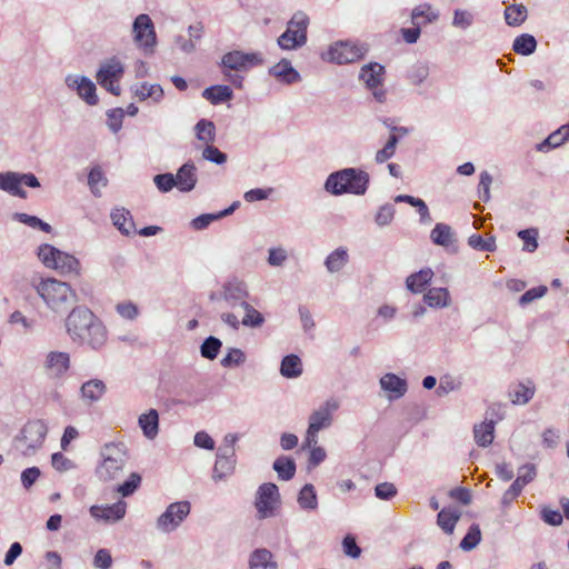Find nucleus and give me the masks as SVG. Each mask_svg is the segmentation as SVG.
I'll return each instance as SVG.
<instances>
[{
	"mask_svg": "<svg viewBox=\"0 0 569 569\" xmlns=\"http://www.w3.org/2000/svg\"><path fill=\"white\" fill-rule=\"evenodd\" d=\"M399 142V138L396 134H391L385 144V147L376 152L375 160L377 163H383L391 159L396 153V148Z\"/></svg>",
	"mask_w": 569,
	"mask_h": 569,
	"instance_id": "obj_50",
	"label": "nucleus"
},
{
	"mask_svg": "<svg viewBox=\"0 0 569 569\" xmlns=\"http://www.w3.org/2000/svg\"><path fill=\"white\" fill-rule=\"evenodd\" d=\"M269 74L277 78L286 84H291L300 80L299 72L291 66L287 59H281L277 64L269 69Z\"/></svg>",
	"mask_w": 569,
	"mask_h": 569,
	"instance_id": "obj_21",
	"label": "nucleus"
},
{
	"mask_svg": "<svg viewBox=\"0 0 569 569\" xmlns=\"http://www.w3.org/2000/svg\"><path fill=\"white\" fill-rule=\"evenodd\" d=\"M244 311V317L241 320V325L248 328H260L266 319L263 315L253 308L249 302L241 307Z\"/></svg>",
	"mask_w": 569,
	"mask_h": 569,
	"instance_id": "obj_46",
	"label": "nucleus"
},
{
	"mask_svg": "<svg viewBox=\"0 0 569 569\" xmlns=\"http://www.w3.org/2000/svg\"><path fill=\"white\" fill-rule=\"evenodd\" d=\"M38 258L50 269L60 274H78L79 260L68 251H38Z\"/></svg>",
	"mask_w": 569,
	"mask_h": 569,
	"instance_id": "obj_8",
	"label": "nucleus"
},
{
	"mask_svg": "<svg viewBox=\"0 0 569 569\" xmlns=\"http://www.w3.org/2000/svg\"><path fill=\"white\" fill-rule=\"evenodd\" d=\"M153 183L161 193L170 192L174 187L177 188V179L171 172L156 174Z\"/></svg>",
	"mask_w": 569,
	"mask_h": 569,
	"instance_id": "obj_54",
	"label": "nucleus"
},
{
	"mask_svg": "<svg viewBox=\"0 0 569 569\" xmlns=\"http://www.w3.org/2000/svg\"><path fill=\"white\" fill-rule=\"evenodd\" d=\"M273 470L277 472L278 478L283 481L291 480L297 470L296 461L288 456L278 457L272 463Z\"/></svg>",
	"mask_w": 569,
	"mask_h": 569,
	"instance_id": "obj_32",
	"label": "nucleus"
},
{
	"mask_svg": "<svg viewBox=\"0 0 569 569\" xmlns=\"http://www.w3.org/2000/svg\"><path fill=\"white\" fill-rule=\"evenodd\" d=\"M236 468L234 450L226 449V452L218 451L213 466L212 479L220 481L231 476Z\"/></svg>",
	"mask_w": 569,
	"mask_h": 569,
	"instance_id": "obj_17",
	"label": "nucleus"
},
{
	"mask_svg": "<svg viewBox=\"0 0 569 569\" xmlns=\"http://www.w3.org/2000/svg\"><path fill=\"white\" fill-rule=\"evenodd\" d=\"M473 438L479 447H488L495 438V421H483L473 427Z\"/></svg>",
	"mask_w": 569,
	"mask_h": 569,
	"instance_id": "obj_29",
	"label": "nucleus"
},
{
	"mask_svg": "<svg viewBox=\"0 0 569 569\" xmlns=\"http://www.w3.org/2000/svg\"><path fill=\"white\" fill-rule=\"evenodd\" d=\"M385 67L378 62L363 64L359 72V80L372 91L376 101L383 103L387 92L381 88L385 80Z\"/></svg>",
	"mask_w": 569,
	"mask_h": 569,
	"instance_id": "obj_9",
	"label": "nucleus"
},
{
	"mask_svg": "<svg viewBox=\"0 0 569 569\" xmlns=\"http://www.w3.org/2000/svg\"><path fill=\"white\" fill-rule=\"evenodd\" d=\"M249 569H278L273 555L266 548L253 550L249 557Z\"/></svg>",
	"mask_w": 569,
	"mask_h": 569,
	"instance_id": "obj_25",
	"label": "nucleus"
},
{
	"mask_svg": "<svg viewBox=\"0 0 569 569\" xmlns=\"http://www.w3.org/2000/svg\"><path fill=\"white\" fill-rule=\"evenodd\" d=\"M535 395V388L526 386L523 383L517 385L511 396L512 403L516 405H526L528 403Z\"/></svg>",
	"mask_w": 569,
	"mask_h": 569,
	"instance_id": "obj_52",
	"label": "nucleus"
},
{
	"mask_svg": "<svg viewBox=\"0 0 569 569\" xmlns=\"http://www.w3.org/2000/svg\"><path fill=\"white\" fill-rule=\"evenodd\" d=\"M370 182L369 173L357 168H346L328 176L325 182L327 192L333 196L352 193L362 196Z\"/></svg>",
	"mask_w": 569,
	"mask_h": 569,
	"instance_id": "obj_2",
	"label": "nucleus"
},
{
	"mask_svg": "<svg viewBox=\"0 0 569 569\" xmlns=\"http://www.w3.org/2000/svg\"><path fill=\"white\" fill-rule=\"evenodd\" d=\"M124 68L122 63L112 58L100 66V69L97 72V80H102L106 82V79H116L120 80L123 76Z\"/></svg>",
	"mask_w": 569,
	"mask_h": 569,
	"instance_id": "obj_30",
	"label": "nucleus"
},
{
	"mask_svg": "<svg viewBox=\"0 0 569 569\" xmlns=\"http://www.w3.org/2000/svg\"><path fill=\"white\" fill-rule=\"evenodd\" d=\"M473 23V14L467 10L456 9L453 12L452 26L459 29H467Z\"/></svg>",
	"mask_w": 569,
	"mask_h": 569,
	"instance_id": "obj_61",
	"label": "nucleus"
},
{
	"mask_svg": "<svg viewBox=\"0 0 569 569\" xmlns=\"http://www.w3.org/2000/svg\"><path fill=\"white\" fill-rule=\"evenodd\" d=\"M339 408V403L333 400H327L323 406L313 411L309 417V426L312 431H320L331 425L332 412Z\"/></svg>",
	"mask_w": 569,
	"mask_h": 569,
	"instance_id": "obj_16",
	"label": "nucleus"
},
{
	"mask_svg": "<svg viewBox=\"0 0 569 569\" xmlns=\"http://www.w3.org/2000/svg\"><path fill=\"white\" fill-rule=\"evenodd\" d=\"M429 76V66L426 62L415 63L408 72L410 82L415 86L421 84Z\"/></svg>",
	"mask_w": 569,
	"mask_h": 569,
	"instance_id": "obj_56",
	"label": "nucleus"
},
{
	"mask_svg": "<svg viewBox=\"0 0 569 569\" xmlns=\"http://www.w3.org/2000/svg\"><path fill=\"white\" fill-rule=\"evenodd\" d=\"M348 262V251H331L325 264L330 272L339 271Z\"/></svg>",
	"mask_w": 569,
	"mask_h": 569,
	"instance_id": "obj_55",
	"label": "nucleus"
},
{
	"mask_svg": "<svg viewBox=\"0 0 569 569\" xmlns=\"http://www.w3.org/2000/svg\"><path fill=\"white\" fill-rule=\"evenodd\" d=\"M34 288L47 306L54 312H66L76 299V295L70 286L56 279L41 280Z\"/></svg>",
	"mask_w": 569,
	"mask_h": 569,
	"instance_id": "obj_3",
	"label": "nucleus"
},
{
	"mask_svg": "<svg viewBox=\"0 0 569 569\" xmlns=\"http://www.w3.org/2000/svg\"><path fill=\"white\" fill-rule=\"evenodd\" d=\"M425 18L426 23L433 22L438 19V13L431 10V6L423 3L413 8L411 12V20L413 24H419V19Z\"/></svg>",
	"mask_w": 569,
	"mask_h": 569,
	"instance_id": "obj_53",
	"label": "nucleus"
},
{
	"mask_svg": "<svg viewBox=\"0 0 569 569\" xmlns=\"http://www.w3.org/2000/svg\"><path fill=\"white\" fill-rule=\"evenodd\" d=\"M233 92L229 86L217 84L208 87L203 90L202 97L212 104H219L230 100Z\"/></svg>",
	"mask_w": 569,
	"mask_h": 569,
	"instance_id": "obj_36",
	"label": "nucleus"
},
{
	"mask_svg": "<svg viewBox=\"0 0 569 569\" xmlns=\"http://www.w3.org/2000/svg\"><path fill=\"white\" fill-rule=\"evenodd\" d=\"M64 82L69 89L74 90L89 106H96L98 103L96 84L88 77L68 74Z\"/></svg>",
	"mask_w": 569,
	"mask_h": 569,
	"instance_id": "obj_13",
	"label": "nucleus"
},
{
	"mask_svg": "<svg viewBox=\"0 0 569 569\" xmlns=\"http://www.w3.org/2000/svg\"><path fill=\"white\" fill-rule=\"evenodd\" d=\"M108 179L100 166L91 168L88 174V186L94 197H101V188L107 187Z\"/></svg>",
	"mask_w": 569,
	"mask_h": 569,
	"instance_id": "obj_41",
	"label": "nucleus"
},
{
	"mask_svg": "<svg viewBox=\"0 0 569 569\" xmlns=\"http://www.w3.org/2000/svg\"><path fill=\"white\" fill-rule=\"evenodd\" d=\"M380 387L382 390L393 393V398L405 396L408 390L406 379H402L391 372L386 373L380 378Z\"/></svg>",
	"mask_w": 569,
	"mask_h": 569,
	"instance_id": "obj_26",
	"label": "nucleus"
},
{
	"mask_svg": "<svg viewBox=\"0 0 569 569\" xmlns=\"http://www.w3.org/2000/svg\"><path fill=\"white\" fill-rule=\"evenodd\" d=\"M191 503L187 500L170 503L158 517L156 527L163 533L174 531L190 515Z\"/></svg>",
	"mask_w": 569,
	"mask_h": 569,
	"instance_id": "obj_7",
	"label": "nucleus"
},
{
	"mask_svg": "<svg viewBox=\"0 0 569 569\" xmlns=\"http://www.w3.org/2000/svg\"><path fill=\"white\" fill-rule=\"evenodd\" d=\"M43 368L51 379H61L70 369V355L63 351H50L44 359Z\"/></svg>",
	"mask_w": 569,
	"mask_h": 569,
	"instance_id": "obj_15",
	"label": "nucleus"
},
{
	"mask_svg": "<svg viewBox=\"0 0 569 569\" xmlns=\"http://www.w3.org/2000/svg\"><path fill=\"white\" fill-rule=\"evenodd\" d=\"M512 49L521 56H530L537 49V40L529 33H522L513 40Z\"/></svg>",
	"mask_w": 569,
	"mask_h": 569,
	"instance_id": "obj_42",
	"label": "nucleus"
},
{
	"mask_svg": "<svg viewBox=\"0 0 569 569\" xmlns=\"http://www.w3.org/2000/svg\"><path fill=\"white\" fill-rule=\"evenodd\" d=\"M451 227L446 223H437L431 230L430 239L436 246L448 248L455 243Z\"/></svg>",
	"mask_w": 569,
	"mask_h": 569,
	"instance_id": "obj_37",
	"label": "nucleus"
},
{
	"mask_svg": "<svg viewBox=\"0 0 569 569\" xmlns=\"http://www.w3.org/2000/svg\"><path fill=\"white\" fill-rule=\"evenodd\" d=\"M0 190L21 199L27 198V191L20 186V172H0Z\"/></svg>",
	"mask_w": 569,
	"mask_h": 569,
	"instance_id": "obj_22",
	"label": "nucleus"
},
{
	"mask_svg": "<svg viewBox=\"0 0 569 569\" xmlns=\"http://www.w3.org/2000/svg\"><path fill=\"white\" fill-rule=\"evenodd\" d=\"M279 503L280 493L276 483L266 482L258 488L254 506L260 519L273 516Z\"/></svg>",
	"mask_w": 569,
	"mask_h": 569,
	"instance_id": "obj_10",
	"label": "nucleus"
},
{
	"mask_svg": "<svg viewBox=\"0 0 569 569\" xmlns=\"http://www.w3.org/2000/svg\"><path fill=\"white\" fill-rule=\"evenodd\" d=\"M433 271L430 268L421 269L407 278V288L415 293L421 292L425 289V287L431 281Z\"/></svg>",
	"mask_w": 569,
	"mask_h": 569,
	"instance_id": "obj_35",
	"label": "nucleus"
},
{
	"mask_svg": "<svg viewBox=\"0 0 569 569\" xmlns=\"http://www.w3.org/2000/svg\"><path fill=\"white\" fill-rule=\"evenodd\" d=\"M528 18V10L523 4H510L505 10L506 23L510 27L521 26Z\"/></svg>",
	"mask_w": 569,
	"mask_h": 569,
	"instance_id": "obj_38",
	"label": "nucleus"
},
{
	"mask_svg": "<svg viewBox=\"0 0 569 569\" xmlns=\"http://www.w3.org/2000/svg\"><path fill=\"white\" fill-rule=\"evenodd\" d=\"M126 509L127 503L122 500H119L116 503L108 505L106 507L92 506L90 508V515L96 519L116 522L124 517Z\"/></svg>",
	"mask_w": 569,
	"mask_h": 569,
	"instance_id": "obj_19",
	"label": "nucleus"
},
{
	"mask_svg": "<svg viewBox=\"0 0 569 569\" xmlns=\"http://www.w3.org/2000/svg\"><path fill=\"white\" fill-rule=\"evenodd\" d=\"M110 216L112 223L121 233L129 236L131 232H136L132 216L124 208L112 210Z\"/></svg>",
	"mask_w": 569,
	"mask_h": 569,
	"instance_id": "obj_31",
	"label": "nucleus"
},
{
	"mask_svg": "<svg viewBox=\"0 0 569 569\" xmlns=\"http://www.w3.org/2000/svg\"><path fill=\"white\" fill-rule=\"evenodd\" d=\"M196 136L199 141L213 143L216 140V126L212 121L201 119L194 126Z\"/></svg>",
	"mask_w": 569,
	"mask_h": 569,
	"instance_id": "obj_44",
	"label": "nucleus"
},
{
	"mask_svg": "<svg viewBox=\"0 0 569 569\" xmlns=\"http://www.w3.org/2000/svg\"><path fill=\"white\" fill-rule=\"evenodd\" d=\"M108 117V127L113 132L117 133L122 127V120L124 117V110L122 108H114L107 112Z\"/></svg>",
	"mask_w": 569,
	"mask_h": 569,
	"instance_id": "obj_62",
	"label": "nucleus"
},
{
	"mask_svg": "<svg viewBox=\"0 0 569 569\" xmlns=\"http://www.w3.org/2000/svg\"><path fill=\"white\" fill-rule=\"evenodd\" d=\"M548 291V288L546 286H538L535 288H531L527 290L523 295L520 296L518 303L521 307H525L535 300L542 298Z\"/></svg>",
	"mask_w": 569,
	"mask_h": 569,
	"instance_id": "obj_59",
	"label": "nucleus"
},
{
	"mask_svg": "<svg viewBox=\"0 0 569 569\" xmlns=\"http://www.w3.org/2000/svg\"><path fill=\"white\" fill-rule=\"evenodd\" d=\"M141 476L138 472H132L129 478L118 486L117 491L122 497L131 496L140 486Z\"/></svg>",
	"mask_w": 569,
	"mask_h": 569,
	"instance_id": "obj_57",
	"label": "nucleus"
},
{
	"mask_svg": "<svg viewBox=\"0 0 569 569\" xmlns=\"http://www.w3.org/2000/svg\"><path fill=\"white\" fill-rule=\"evenodd\" d=\"M132 32L134 41L146 52L152 53L157 43V36L151 18L146 13L139 14L133 21Z\"/></svg>",
	"mask_w": 569,
	"mask_h": 569,
	"instance_id": "obj_11",
	"label": "nucleus"
},
{
	"mask_svg": "<svg viewBox=\"0 0 569 569\" xmlns=\"http://www.w3.org/2000/svg\"><path fill=\"white\" fill-rule=\"evenodd\" d=\"M298 503L301 509L315 510L318 507V499L315 487L306 483L299 491Z\"/></svg>",
	"mask_w": 569,
	"mask_h": 569,
	"instance_id": "obj_43",
	"label": "nucleus"
},
{
	"mask_svg": "<svg viewBox=\"0 0 569 569\" xmlns=\"http://www.w3.org/2000/svg\"><path fill=\"white\" fill-rule=\"evenodd\" d=\"M460 519V512L458 510H451L443 508L437 515L438 526L448 535L452 533L457 522Z\"/></svg>",
	"mask_w": 569,
	"mask_h": 569,
	"instance_id": "obj_40",
	"label": "nucleus"
},
{
	"mask_svg": "<svg viewBox=\"0 0 569 569\" xmlns=\"http://www.w3.org/2000/svg\"><path fill=\"white\" fill-rule=\"evenodd\" d=\"M101 463L97 467L96 473L102 481L116 479L122 471L126 463V447L123 443H106L100 451Z\"/></svg>",
	"mask_w": 569,
	"mask_h": 569,
	"instance_id": "obj_5",
	"label": "nucleus"
},
{
	"mask_svg": "<svg viewBox=\"0 0 569 569\" xmlns=\"http://www.w3.org/2000/svg\"><path fill=\"white\" fill-rule=\"evenodd\" d=\"M397 492L396 486L391 482H381L375 487V495L380 500H391Z\"/></svg>",
	"mask_w": 569,
	"mask_h": 569,
	"instance_id": "obj_63",
	"label": "nucleus"
},
{
	"mask_svg": "<svg viewBox=\"0 0 569 569\" xmlns=\"http://www.w3.org/2000/svg\"><path fill=\"white\" fill-rule=\"evenodd\" d=\"M138 425L143 436L153 440L159 433V412L156 409H149L138 418Z\"/></svg>",
	"mask_w": 569,
	"mask_h": 569,
	"instance_id": "obj_24",
	"label": "nucleus"
},
{
	"mask_svg": "<svg viewBox=\"0 0 569 569\" xmlns=\"http://www.w3.org/2000/svg\"><path fill=\"white\" fill-rule=\"evenodd\" d=\"M222 348V341L214 337H207L200 345V355L207 360H214Z\"/></svg>",
	"mask_w": 569,
	"mask_h": 569,
	"instance_id": "obj_45",
	"label": "nucleus"
},
{
	"mask_svg": "<svg viewBox=\"0 0 569 569\" xmlns=\"http://www.w3.org/2000/svg\"><path fill=\"white\" fill-rule=\"evenodd\" d=\"M13 219L18 222H21L30 228L40 229L47 233L51 232L52 228L49 223L42 221L40 218L36 216H30L23 212H16L13 214Z\"/></svg>",
	"mask_w": 569,
	"mask_h": 569,
	"instance_id": "obj_48",
	"label": "nucleus"
},
{
	"mask_svg": "<svg viewBox=\"0 0 569 569\" xmlns=\"http://www.w3.org/2000/svg\"><path fill=\"white\" fill-rule=\"evenodd\" d=\"M310 19L303 11H297L292 14L287 23V27L297 33L307 36Z\"/></svg>",
	"mask_w": 569,
	"mask_h": 569,
	"instance_id": "obj_49",
	"label": "nucleus"
},
{
	"mask_svg": "<svg viewBox=\"0 0 569 569\" xmlns=\"http://www.w3.org/2000/svg\"><path fill=\"white\" fill-rule=\"evenodd\" d=\"M107 390L106 383L100 379H91L81 386V396L84 400L97 402Z\"/></svg>",
	"mask_w": 569,
	"mask_h": 569,
	"instance_id": "obj_33",
	"label": "nucleus"
},
{
	"mask_svg": "<svg viewBox=\"0 0 569 569\" xmlns=\"http://www.w3.org/2000/svg\"><path fill=\"white\" fill-rule=\"evenodd\" d=\"M539 515L543 522L552 527H559L563 522V516L560 511L551 509L549 506H542Z\"/></svg>",
	"mask_w": 569,
	"mask_h": 569,
	"instance_id": "obj_58",
	"label": "nucleus"
},
{
	"mask_svg": "<svg viewBox=\"0 0 569 569\" xmlns=\"http://www.w3.org/2000/svg\"><path fill=\"white\" fill-rule=\"evenodd\" d=\"M239 206H240V202L234 201L231 203L230 207H228L227 209H224L222 211H219L216 213H202L190 221V227L197 231L203 230V229L208 228L212 222L232 214L234 212V210L239 208Z\"/></svg>",
	"mask_w": 569,
	"mask_h": 569,
	"instance_id": "obj_20",
	"label": "nucleus"
},
{
	"mask_svg": "<svg viewBox=\"0 0 569 569\" xmlns=\"http://www.w3.org/2000/svg\"><path fill=\"white\" fill-rule=\"evenodd\" d=\"M368 51L363 44H355L349 41L337 42L329 49L330 60L338 64L352 63L361 59Z\"/></svg>",
	"mask_w": 569,
	"mask_h": 569,
	"instance_id": "obj_12",
	"label": "nucleus"
},
{
	"mask_svg": "<svg viewBox=\"0 0 569 569\" xmlns=\"http://www.w3.org/2000/svg\"><path fill=\"white\" fill-rule=\"evenodd\" d=\"M202 158L216 164H222L227 161V154L220 151L217 147L212 146V143H208L206 146L202 151Z\"/></svg>",
	"mask_w": 569,
	"mask_h": 569,
	"instance_id": "obj_60",
	"label": "nucleus"
},
{
	"mask_svg": "<svg viewBox=\"0 0 569 569\" xmlns=\"http://www.w3.org/2000/svg\"><path fill=\"white\" fill-rule=\"evenodd\" d=\"M48 427L43 420L28 421L13 438V447L22 456H33L43 445Z\"/></svg>",
	"mask_w": 569,
	"mask_h": 569,
	"instance_id": "obj_4",
	"label": "nucleus"
},
{
	"mask_svg": "<svg viewBox=\"0 0 569 569\" xmlns=\"http://www.w3.org/2000/svg\"><path fill=\"white\" fill-rule=\"evenodd\" d=\"M132 91L139 101L151 99L153 103H160L164 97V91L158 83L142 82L133 86Z\"/></svg>",
	"mask_w": 569,
	"mask_h": 569,
	"instance_id": "obj_23",
	"label": "nucleus"
},
{
	"mask_svg": "<svg viewBox=\"0 0 569 569\" xmlns=\"http://www.w3.org/2000/svg\"><path fill=\"white\" fill-rule=\"evenodd\" d=\"M67 332L76 343H87L100 350L107 342L108 332L103 323L87 307H76L66 319Z\"/></svg>",
	"mask_w": 569,
	"mask_h": 569,
	"instance_id": "obj_1",
	"label": "nucleus"
},
{
	"mask_svg": "<svg viewBox=\"0 0 569 569\" xmlns=\"http://www.w3.org/2000/svg\"><path fill=\"white\" fill-rule=\"evenodd\" d=\"M249 297L247 283L238 278H231L224 281L218 290L211 291L209 300L224 302L229 308H241L248 302Z\"/></svg>",
	"mask_w": 569,
	"mask_h": 569,
	"instance_id": "obj_6",
	"label": "nucleus"
},
{
	"mask_svg": "<svg viewBox=\"0 0 569 569\" xmlns=\"http://www.w3.org/2000/svg\"><path fill=\"white\" fill-rule=\"evenodd\" d=\"M177 179V189L180 192L188 193L192 191L198 182L197 167L192 161L183 163L174 174Z\"/></svg>",
	"mask_w": 569,
	"mask_h": 569,
	"instance_id": "obj_18",
	"label": "nucleus"
},
{
	"mask_svg": "<svg viewBox=\"0 0 569 569\" xmlns=\"http://www.w3.org/2000/svg\"><path fill=\"white\" fill-rule=\"evenodd\" d=\"M257 53H244L238 50L227 52L221 59V66L226 70L246 71L250 67L261 63Z\"/></svg>",
	"mask_w": 569,
	"mask_h": 569,
	"instance_id": "obj_14",
	"label": "nucleus"
},
{
	"mask_svg": "<svg viewBox=\"0 0 569 569\" xmlns=\"http://www.w3.org/2000/svg\"><path fill=\"white\" fill-rule=\"evenodd\" d=\"M449 291L446 288H431L423 296L425 302L431 308H443L449 305Z\"/></svg>",
	"mask_w": 569,
	"mask_h": 569,
	"instance_id": "obj_39",
	"label": "nucleus"
},
{
	"mask_svg": "<svg viewBox=\"0 0 569 569\" xmlns=\"http://www.w3.org/2000/svg\"><path fill=\"white\" fill-rule=\"evenodd\" d=\"M569 139V124H563L552 133H550L541 143L537 146V150L547 152L550 149L561 146Z\"/></svg>",
	"mask_w": 569,
	"mask_h": 569,
	"instance_id": "obj_28",
	"label": "nucleus"
},
{
	"mask_svg": "<svg viewBox=\"0 0 569 569\" xmlns=\"http://www.w3.org/2000/svg\"><path fill=\"white\" fill-rule=\"evenodd\" d=\"M307 40L308 36L297 33L287 27L286 31L278 37L277 43L282 50H296L303 47Z\"/></svg>",
	"mask_w": 569,
	"mask_h": 569,
	"instance_id": "obj_27",
	"label": "nucleus"
},
{
	"mask_svg": "<svg viewBox=\"0 0 569 569\" xmlns=\"http://www.w3.org/2000/svg\"><path fill=\"white\" fill-rule=\"evenodd\" d=\"M481 541V530L479 525L472 523L469 528L465 537L459 543V547L463 551H471L475 549Z\"/></svg>",
	"mask_w": 569,
	"mask_h": 569,
	"instance_id": "obj_47",
	"label": "nucleus"
},
{
	"mask_svg": "<svg viewBox=\"0 0 569 569\" xmlns=\"http://www.w3.org/2000/svg\"><path fill=\"white\" fill-rule=\"evenodd\" d=\"M343 552L352 559H357L361 555V548L357 545L356 538L347 535L342 540Z\"/></svg>",
	"mask_w": 569,
	"mask_h": 569,
	"instance_id": "obj_64",
	"label": "nucleus"
},
{
	"mask_svg": "<svg viewBox=\"0 0 569 569\" xmlns=\"http://www.w3.org/2000/svg\"><path fill=\"white\" fill-rule=\"evenodd\" d=\"M246 361V353L239 348H229L227 355L221 359L223 368L239 367Z\"/></svg>",
	"mask_w": 569,
	"mask_h": 569,
	"instance_id": "obj_51",
	"label": "nucleus"
},
{
	"mask_svg": "<svg viewBox=\"0 0 569 569\" xmlns=\"http://www.w3.org/2000/svg\"><path fill=\"white\" fill-rule=\"evenodd\" d=\"M280 373L284 378L295 379L302 375V362L297 355H287L280 363Z\"/></svg>",
	"mask_w": 569,
	"mask_h": 569,
	"instance_id": "obj_34",
	"label": "nucleus"
}]
</instances>
